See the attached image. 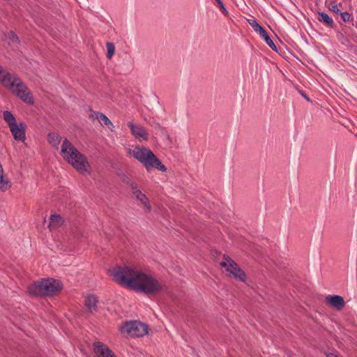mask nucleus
<instances>
[{
	"label": "nucleus",
	"instance_id": "nucleus-8",
	"mask_svg": "<svg viewBox=\"0 0 357 357\" xmlns=\"http://www.w3.org/2000/svg\"><path fill=\"white\" fill-rule=\"evenodd\" d=\"M128 126L130 129L132 135L135 139L139 142L148 140V133L144 127L140 125L134 124L132 122H128Z\"/></svg>",
	"mask_w": 357,
	"mask_h": 357
},
{
	"label": "nucleus",
	"instance_id": "nucleus-9",
	"mask_svg": "<svg viewBox=\"0 0 357 357\" xmlns=\"http://www.w3.org/2000/svg\"><path fill=\"white\" fill-rule=\"evenodd\" d=\"M93 350L96 357H116L112 351L100 342L93 344Z\"/></svg>",
	"mask_w": 357,
	"mask_h": 357
},
{
	"label": "nucleus",
	"instance_id": "nucleus-27",
	"mask_svg": "<svg viewBox=\"0 0 357 357\" xmlns=\"http://www.w3.org/2000/svg\"><path fill=\"white\" fill-rule=\"evenodd\" d=\"M331 10L335 13L336 14L339 15L340 10V9L338 8V6L337 5H334V6H332Z\"/></svg>",
	"mask_w": 357,
	"mask_h": 357
},
{
	"label": "nucleus",
	"instance_id": "nucleus-15",
	"mask_svg": "<svg viewBox=\"0 0 357 357\" xmlns=\"http://www.w3.org/2000/svg\"><path fill=\"white\" fill-rule=\"evenodd\" d=\"M64 225L63 218L59 214H52L49 218L48 228L51 231H55Z\"/></svg>",
	"mask_w": 357,
	"mask_h": 357
},
{
	"label": "nucleus",
	"instance_id": "nucleus-3",
	"mask_svg": "<svg viewBox=\"0 0 357 357\" xmlns=\"http://www.w3.org/2000/svg\"><path fill=\"white\" fill-rule=\"evenodd\" d=\"M128 154L143 165L146 171L155 169L165 172L166 167L158 158L155 153L148 147L135 145L128 149Z\"/></svg>",
	"mask_w": 357,
	"mask_h": 357
},
{
	"label": "nucleus",
	"instance_id": "nucleus-22",
	"mask_svg": "<svg viewBox=\"0 0 357 357\" xmlns=\"http://www.w3.org/2000/svg\"><path fill=\"white\" fill-rule=\"evenodd\" d=\"M128 184L133 195L137 194V192H141V190L138 187V185L136 182L130 181L128 182Z\"/></svg>",
	"mask_w": 357,
	"mask_h": 357
},
{
	"label": "nucleus",
	"instance_id": "nucleus-14",
	"mask_svg": "<svg viewBox=\"0 0 357 357\" xmlns=\"http://www.w3.org/2000/svg\"><path fill=\"white\" fill-rule=\"evenodd\" d=\"M133 196L137 202V204L143 208L145 213H150L151 211L152 207L151 203L145 194L141 191Z\"/></svg>",
	"mask_w": 357,
	"mask_h": 357
},
{
	"label": "nucleus",
	"instance_id": "nucleus-24",
	"mask_svg": "<svg viewBox=\"0 0 357 357\" xmlns=\"http://www.w3.org/2000/svg\"><path fill=\"white\" fill-rule=\"evenodd\" d=\"M11 74L12 73H10L1 66H0V83L2 84L3 79L7 78V77L10 76Z\"/></svg>",
	"mask_w": 357,
	"mask_h": 357
},
{
	"label": "nucleus",
	"instance_id": "nucleus-20",
	"mask_svg": "<svg viewBox=\"0 0 357 357\" xmlns=\"http://www.w3.org/2000/svg\"><path fill=\"white\" fill-rule=\"evenodd\" d=\"M8 45L10 46L17 47L19 44L18 37L13 31H9L6 35Z\"/></svg>",
	"mask_w": 357,
	"mask_h": 357
},
{
	"label": "nucleus",
	"instance_id": "nucleus-23",
	"mask_svg": "<svg viewBox=\"0 0 357 357\" xmlns=\"http://www.w3.org/2000/svg\"><path fill=\"white\" fill-rule=\"evenodd\" d=\"M319 20L323 22H333V20L325 13H319Z\"/></svg>",
	"mask_w": 357,
	"mask_h": 357
},
{
	"label": "nucleus",
	"instance_id": "nucleus-25",
	"mask_svg": "<svg viewBox=\"0 0 357 357\" xmlns=\"http://www.w3.org/2000/svg\"><path fill=\"white\" fill-rule=\"evenodd\" d=\"M215 1L216 2V6L220 8V11L223 14L227 15V10L226 8L225 7L223 2L221 0H215Z\"/></svg>",
	"mask_w": 357,
	"mask_h": 357
},
{
	"label": "nucleus",
	"instance_id": "nucleus-18",
	"mask_svg": "<svg viewBox=\"0 0 357 357\" xmlns=\"http://www.w3.org/2000/svg\"><path fill=\"white\" fill-rule=\"evenodd\" d=\"M12 186V183L9 178L5 175L0 177V191L6 192Z\"/></svg>",
	"mask_w": 357,
	"mask_h": 357
},
{
	"label": "nucleus",
	"instance_id": "nucleus-6",
	"mask_svg": "<svg viewBox=\"0 0 357 357\" xmlns=\"http://www.w3.org/2000/svg\"><path fill=\"white\" fill-rule=\"evenodd\" d=\"M221 268L225 269L226 275L236 281L246 282L248 278L243 269L228 255H224L220 262Z\"/></svg>",
	"mask_w": 357,
	"mask_h": 357
},
{
	"label": "nucleus",
	"instance_id": "nucleus-29",
	"mask_svg": "<svg viewBox=\"0 0 357 357\" xmlns=\"http://www.w3.org/2000/svg\"><path fill=\"white\" fill-rule=\"evenodd\" d=\"M327 357H339L337 355H335V354H331L327 356Z\"/></svg>",
	"mask_w": 357,
	"mask_h": 357
},
{
	"label": "nucleus",
	"instance_id": "nucleus-10",
	"mask_svg": "<svg viewBox=\"0 0 357 357\" xmlns=\"http://www.w3.org/2000/svg\"><path fill=\"white\" fill-rule=\"evenodd\" d=\"M253 29L259 34V36L264 40L266 43L271 48L273 51L278 52V49L273 41L268 35L266 31L259 24H251Z\"/></svg>",
	"mask_w": 357,
	"mask_h": 357
},
{
	"label": "nucleus",
	"instance_id": "nucleus-2",
	"mask_svg": "<svg viewBox=\"0 0 357 357\" xmlns=\"http://www.w3.org/2000/svg\"><path fill=\"white\" fill-rule=\"evenodd\" d=\"M60 153L63 160L79 174L91 173V165L86 157L66 138L62 141Z\"/></svg>",
	"mask_w": 357,
	"mask_h": 357
},
{
	"label": "nucleus",
	"instance_id": "nucleus-7",
	"mask_svg": "<svg viewBox=\"0 0 357 357\" xmlns=\"http://www.w3.org/2000/svg\"><path fill=\"white\" fill-rule=\"evenodd\" d=\"M121 335L126 337H140L148 333L149 327L146 324L138 321H130L119 326Z\"/></svg>",
	"mask_w": 357,
	"mask_h": 357
},
{
	"label": "nucleus",
	"instance_id": "nucleus-19",
	"mask_svg": "<svg viewBox=\"0 0 357 357\" xmlns=\"http://www.w3.org/2000/svg\"><path fill=\"white\" fill-rule=\"evenodd\" d=\"M4 121L7 123L9 128L17 123L16 119L14 115L9 111H4L3 113Z\"/></svg>",
	"mask_w": 357,
	"mask_h": 357
},
{
	"label": "nucleus",
	"instance_id": "nucleus-26",
	"mask_svg": "<svg viewBox=\"0 0 357 357\" xmlns=\"http://www.w3.org/2000/svg\"><path fill=\"white\" fill-rule=\"evenodd\" d=\"M339 15H340L342 20L344 22H349L350 20L351 15L348 12H340Z\"/></svg>",
	"mask_w": 357,
	"mask_h": 357
},
{
	"label": "nucleus",
	"instance_id": "nucleus-1",
	"mask_svg": "<svg viewBox=\"0 0 357 357\" xmlns=\"http://www.w3.org/2000/svg\"><path fill=\"white\" fill-rule=\"evenodd\" d=\"M110 275L120 285L146 294H154L162 289L161 282L153 275L134 266H117L110 271Z\"/></svg>",
	"mask_w": 357,
	"mask_h": 357
},
{
	"label": "nucleus",
	"instance_id": "nucleus-4",
	"mask_svg": "<svg viewBox=\"0 0 357 357\" xmlns=\"http://www.w3.org/2000/svg\"><path fill=\"white\" fill-rule=\"evenodd\" d=\"M63 289L60 280L54 278H45L35 282L28 287V293L34 296H53Z\"/></svg>",
	"mask_w": 357,
	"mask_h": 357
},
{
	"label": "nucleus",
	"instance_id": "nucleus-28",
	"mask_svg": "<svg viewBox=\"0 0 357 357\" xmlns=\"http://www.w3.org/2000/svg\"><path fill=\"white\" fill-rule=\"evenodd\" d=\"M247 21H248V22H253V23L257 22L256 19L254 17H252L250 19H247Z\"/></svg>",
	"mask_w": 357,
	"mask_h": 357
},
{
	"label": "nucleus",
	"instance_id": "nucleus-13",
	"mask_svg": "<svg viewBox=\"0 0 357 357\" xmlns=\"http://www.w3.org/2000/svg\"><path fill=\"white\" fill-rule=\"evenodd\" d=\"M89 118L92 120H98L101 125L106 126L110 130L113 131L114 128L113 123L104 114L100 112H91L89 114Z\"/></svg>",
	"mask_w": 357,
	"mask_h": 357
},
{
	"label": "nucleus",
	"instance_id": "nucleus-5",
	"mask_svg": "<svg viewBox=\"0 0 357 357\" xmlns=\"http://www.w3.org/2000/svg\"><path fill=\"white\" fill-rule=\"evenodd\" d=\"M2 85L23 102L29 105L33 104V97L23 82L14 74L3 79Z\"/></svg>",
	"mask_w": 357,
	"mask_h": 357
},
{
	"label": "nucleus",
	"instance_id": "nucleus-12",
	"mask_svg": "<svg viewBox=\"0 0 357 357\" xmlns=\"http://www.w3.org/2000/svg\"><path fill=\"white\" fill-rule=\"evenodd\" d=\"M325 301L327 305L337 310H341L345 305L343 297L338 295H328L326 297Z\"/></svg>",
	"mask_w": 357,
	"mask_h": 357
},
{
	"label": "nucleus",
	"instance_id": "nucleus-11",
	"mask_svg": "<svg viewBox=\"0 0 357 357\" xmlns=\"http://www.w3.org/2000/svg\"><path fill=\"white\" fill-rule=\"evenodd\" d=\"M9 128L15 140L21 142L25 141V125L24 123H17L15 126H13Z\"/></svg>",
	"mask_w": 357,
	"mask_h": 357
},
{
	"label": "nucleus",
	"instance_id": "nucleus-17",
	"mask_svg": "<svg viewBox=\"0 0 357 357\" xmlns=\"http://www.w3.org/2000/svg\"><path fill=\"white\" fill-rule=\"evenodd\" d=\"M61 137L56 132H50L47 135L48 142L54 147L58 149L59 144L61 141Z\"/></svg>",
	"mask_w": 357,
	"mask_h": 357
},
{
	"label": "nucleus",
	"instance_id": "nucleus-21",
	"mask_svg": "<svg viewBox=\"0 0 357 357\" xmlns=\"http://www.w3.org/2000/svg\"><path fill=\"white\" fill-rule=\"evenodd\" d=\"M107 57L110 59L113 56L115 52V46L112 43L107 42L106 43Z\"/></svg>",
	"mask_w": 357,
	"mask_h": 357
},
{
	"label": "nucleus",
	"instance_id": "nucleus-16",
	"mask_svg": "<svg viewBox=\"0 0 357 357\" xmlns=\"http://www.w3.org/2000/svg\"><path fill=\"white\" fill-rule=\"evenodd\" d=\"M97 298L94 295H88L85 298V306L87 310L92 312L96 310Z\"/></svg>",
	"mask_w": 357,
	"mask_h": 357
}]
</instances>
